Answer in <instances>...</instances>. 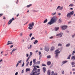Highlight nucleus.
Wrapping results in <instances>:
<instances>
[{
	"label": "nucleus",
	"instance_id": "obj_1",
	"mask_svg": "<svg viewBox=\"0 0 75 75\" xmlns=\"http://www.w3.org/2000/svg\"><path fill=\"white\" fill-rule=\"evenodd\" d=\"M56 18L54 17H52L50 21L49 22L47 23V25L49 24L50 25H51L52 24L54 23H55L56 21Z\"/></svg>",
	"mask_w": 75,
	"mask_h": 75
},
{
	"label": "nucleus",
	"instance_id": "obj_20",
	"mask_svg": "<svg viewBox=\"0 0 75 75\" xmlns=\"http://www.w3.org/2000/svg\"><path fill=\"white\" fill-rule=\"evenodd\" d=\"M47 21H48V20H47V19H46L43 22V23H46Z\"/></svg>",
	"mask_w": 75,
	"mask_h": 75
},
{
	"label": "nucleus",
	"instance_id": "obj_51",
	"mask_svg": "<svg viewBox=\"0 0 75 75\" xmlns=\"http://www.w3.org/2000/svg\"><path fill=\"white\" fill-rule=\"evenodd\" d=\"M13 45H11V46L10 47L11 48H13Z\"/></svg>",
	"mask_w": 75,
	"mask_h": 75
},
{
	"label": "nucleus",
	"instance_id": "obj_14",
	"mask_svg": "<svg viewBox=\"0 0 75 75\" xmlns=\"http://www.w3.org/2000/svg\"><path fill=\"white\" fill-rule=\"evenodd\" d=\"M58 51H59V50H56L55 51V53H57V54H59L60 53V51L58 52Z\"/></svg>",
	"mask_w": 75,
	"mask_h": 75
},
{
	"label": "nucleus",
	"instance_id": "obj_30",
	"mask_svg": "<svg viewBox=\"0 0 75 75\" xmlns=\"http://www.w3.org/2000/svg\"><path fill=\"white\" fill-rule=\"evenodd\" d=\"M16 50H17V48L16 49H13V50H12V52H14V51H16Z\"/></svg>",
	"mask_w": 75,
	"mask_h": 75
},
{
	"label": "nucleus",
	"instance_id": "obj_4",
	"mask_svg": "<svg viewBox=\"0 0 75 75\" xmlns=\"http://www.w3.org/2000/svg\"><path fill=\"white\" fill-rule=\"evenodd\" d=\"M50 50V47L48 46H45V50L46 51H47V52H48L49 51V50Z\"/></svg>",
	"mask_w": 75,
	"mask_h": 75
},
{
	"label": "nucleus",
	"instance_id": "obj_27",
	"mask_svg": "<svg viewBox=\"0 0 75 75\" xmlns=\"http://www.w3.org/2000/svg\"><path fill=\"white\" fill-rule=\"evenodd\" d=\"M70 44L68 43V44L66 45V47H69V46H70Z\"/></svg>",
	"mask_w": 75,
	"mask_h": 75
},
{
	"label": "nucleus",
	"instance_id": "obj_56",
	"mask_svg": "<svg viewBox=\"0 0 75 75\" xmlns=\"http://www.w3.org/2000/svg\"><path fill=\"white\" fill-rule=\"evenodd\" d=\"M74 37H75V35H74H74H72V38H74Z\"/></svg>",
	"mask_w": 75,
	"mask_h": 75
},
{
	"label": "nucleus",
	"instance_id": "obj_38",
	"mask_svg": "<svg viewBox=\"0 0 75 75\" xmlns=\"http://www.w3.org/2000/svg\"><path fill=\"white\" fill-rule=\"evenodd\" d=\"M30 57H29L26 60V62H28V60H29V59H30Z\"/></svg>",
	"mask_w": 75,
	"mask_h": 75
},
{
	"label": "nucleus",
	"instance_id": "obj_60",
	"mask_svg": "<svg viewBox=\"0 0 75 75\" xmlns=\"http://www.w3.org/2000/svg\"><path fill=\"white\" fill-rule=\"evenodd\" d=\"M28 57V54H26V57Z\"/></svg>",
	"mask_w": 75,
	"mask_h": 75
},
{
	"label": "nucleus",
	"instance_id": "obj_46",
	"mask_svg": "<svg viewBox=\"0 0 75 75\" xmlns=\"http://www.w3.org/2000/svg\"><path fill=\"white\" fill-rule=\"evenodd\" d=\"M18 75V72H16V73L15 74V75Z\"/></svg>",
	"mask_w": 75,
	"mask_h": 75
},
{
	"label": "nucleus",
	"instance_id": "obj_40",
	"mask_svg": "<svg viewBox=\"0 0 75 75\" xmlns=\"http://www.w3.org/2000/svg\"><path fill=\"white\" fill-rule=\"evenodd\" d=\"M74 54H75V51H73V53H72V55H74Z\"/></svg>",
	"mask_w": 75,
	"mask_h": 75
},
{
	"label": "nucleus",
	"instance_id": "obj_29",
	"mask_svg": "<svg viewBox=\"0 0 75 75\" xmlns=\"http://www.w3.org/2000/svg\"><path fill=\"white\" fill-rule=\"evenodd\" d=\"M33 62V61H31V62H30V65L31 66V65H32V63Z\"/></svg>",
	"mask_w": 75,
	"mask_h": 75
},
{
	"label": "nucleus",
	"instance_id": "obj_61",
	"mask_svg": "<svg viewBox=\"0 0 75 75\" xmlns=\"http://www.w3.org/2000/svg\"><path fill=\"white\" fill-rule=\"evenodd\" d=\"M13 51H12V52H10V53L11 54H13Z\"/></svg>",
	"mask_w": 75,
	"mask_h": 75
},
{
	"label": "nucleus",
	"instance_id": "obj_49",
	"mask_svg": "<svg viewBox=\"0 0 75 75\" xmlns=\"http://www.w3.org/2000/svg\"><path fill=\"white\" fill-rule=\"evenodd\" d=\"M24 63L23 62V64L22 65V66L23 67H24Z\"/></svg>",
	"mask_w": 75,
	"mask_h": 75
},
{
	"label": "nucleus",
	"instance_id": "obj_22",
	"mask_svg": "<svg viewBox=\"0 0 75 75\" xmlns=\"http://www.w3.org/2000/svg\"><path fill=\"white\" fill-rule=\"evenodd\" d=\"M32 45H30V47H28V49H30V50H31V49L32 48Z\"/></svg>",
	"mask_w": 75,
	"mask_h": 75
},
{
	"label": "nucleus",
	"instance_id": "obj_62",
	"mask_svg": "<svg viewBox=\"0 0 75 75\" xmlns=\"http://www.w3.org/2000/svg\"><path fill=\"white\" fill-rule=\"evenodd\" d=\"M8 54H4V56H7V55Z\"/></svg>",
	"mask_w": 75,
	"mask_h": 75
},
{
	"label": "nucleus",
	"instance_id": "obj_18",
	"mask_svg": "<svg viewBox=\"0 0 75 75\" xmlns=\"http://www.w3.org/2000/svg\"><path fill=\"white\" fill-rule=\"evenodd\" d=\"M32 55H33V53H32V52H30L29 56V57H30H30H31V56H32Z\"/></svg>",
	"mask_w": 75,
	"mask_h": 75
},
{
	"label": "nucleus",
	"instance_id": "obj_33",
	"mask_svg": "<svg viewBox=\"0 0 75 75\" xmlns=\"http://www.w3.org/2000/svg\"><path fill=\"white\" fill-rule=\"evenodd\" d=\"M56 14H57V13L55 12L54 13H52V16H54V15H55Z\"/></svg>",
	"mask_w": 75,
	"mask_h": 75
},
{
	"label": "nucleus",
	"instance_id": "obj_45",
	"mask_svg": "<svg viewBox=\"0 0 75 75\" xmlns=\"http://www.w3.org/2000/svg\"><path fill=\"white\" fill-rule=\"evenodd\" d=\"M33 39H35V38H34V37L32 38L31 39V40H33Z\"/></svg>",
	"mask_w": 75,
	"mask_h": 75
},
{
	"label": "nucleus",
	"instance_id": "obj_7",
	"mask_svg": "<svg viewBox=\"0 0 75 75\" xmlns=\"http://www.w3.org/2000/svg\"><path fill=\"white\" fill-rule=\"evenodd\" d=\"M61 28L62 29V30H65V29H66V28H67V26L64 25L63 26H62Z\"/></svg>",
	"mask_w": 75,
	"mask_h": 75
},
{
	"label": "nucleus",
	"instance_id": "obj_37",
	"mask_svg": "<svg viewBox=\"0 0 75 75\" xmlns=\"http://www.w3.org/2000/svg\"><path fill=\"white\" fill-rule=\"evenodd\" d=\"M37 64H40V61H38L37 62Z\"/></svg>",
	"mask_w": 75,
	"mask_h": 75
},
{
	"label": "nucleus",
	"instance_id": "obj_23",
	"mask_svg": "<svg viewBox=\"0 0 75 75\" xmlns=\"http://www.w3.org/2000/svg\"><path fill=\"white\" fill-rule=\"evenodd\" d=\"M67 62H68L67 61H63L62 63L63 64H65V63H67Z\"/></svg>",
	"mask_w": 75,
	"mask_h": 75
},
{
	"label": "nucleus",
	"instance_id": "obj_5",
	"mask_svg": "<svg viewBox=\"0 0 75 75\" xmlns=\"http://www.w3.org/2000/svg\"><path fill=\"white\" fill-rule=\"evenodd\" d=\"M14 20V18H13L12 19H11L8 22V25H10V24H11V23H12V21H13V20Z\"/></svg>",
	"mask_w": 75,
	"mask_h": 75
},
{
	"label": "nucleus",
	"instance_id": "obj_34",
	"mask_svg": "<svg viewBox=\"0 0 75 75\" xmlns=\"http://www.w3.org/2000/svg\"><path fill=\"white\" fill-rule=\"evenodd\" d=\"M42 67H45L46 66V65H45V64H42Z\"/></svg>",
	"mask_w": 75,
	"mask_h": 75
},
{
	"label": "nucleus",
	"instance_id": "obj_55",
	"mask_svg": "<svg viewBox=\"0 0 75 75\" xmlns=\"http://www.w3.org/2000/svg\"><path fill=\"white\" fill-rule=\"evenodd\" d=\"M73 71H75V69H72Z\"/></svg>",
	"mask_w": 75,
	"mask_h": 75
},
{
	"label": "nucleus",
	"instance_id": "obj_16",
	"mask_svg": "<svg viewBox=\"0 0 75 75\" xmlns=\"http://www.w3.org/2000/svg\"><path fill=\"white\" fill-rule=\"evenodd\" d=\"M33 63H34V64H35V63H36V59H34L33 60Z\"/></svg>",
	"mask_w": 75,
	"mask_h": 75
},
{
	"label": "nucleus",
	"instance_id": "obj_8",
	"mask_svg": "<svg viewBox=\"0 0 75 75\" xmlns=\"http://www.w3.org/2000/svg\"><path fill=\"white\" fill-rule=\"evenodd\" d=\"M63 8H64V7H63V6L61 7V6H58L57 10V9H58V8H59L60 10H62V9H63Z\"/></svg>",
	"mask_w": 75,
	"mask_h": 75
},
{
	"label": "nucleus",
	"instance_id": "obj_17",
	"mask_svg": "<svg viewBox=\"0 0 75 75\" xmlns=\"http://www.w3.org/2000/svg\"><path fill=\"white\" fill-rule=\"evenodd\" d=\"M51 62L50 61H48L47 63V64L48 65H51Z\"/></svg>",
	"mask_w": 75,
	"mask_h": 75
},
{
	"label": "nucleus",
	"instance_id": "obj_25",
	"mask_svg": "<svg viewBox=\"0 0 75 75\" xmlns=\"http://www.w3.org/2000/svg\"><path fill=\"white\" fill-rule=\"evenodd\" d=\"M58 30H59V28H55V31H58Z\"/></svg>",
	"mask_w": 75,
	"mask_h": 75
},
{
	"label": "nucleus",
	"instance_id": "obj_54",
	"mask_svg": "<svg viewBox=\"0 0 75 75\" xmlns=\"http://www.w3.org/2000/svg\"><path fill=\"white\" fill-rule=\"evenodd\" d=\"M37 68H40V67H39V66H36Z\"/></svg>",
	"mask_w": 75,
	"mask_h": 75
},
{
	"label": "nucleus",
	"instance_id": "obj_24",
	"mask_svg": "<svg viewBox=\"0 0 75 75\" xmlns=\"http://www.w3.org/2000/svg\"><path fill=\"white\" fill-rule=\"evenodd\" d=\"M29 71H30V69H26V72Z\"/></svg>",
	"mask_w": 75,
	"mask_h": 75
},
{
	"label": "nucleus",
	"instance_id": "obj_35",
	"mask_svg": "<svg viewBox=\"0 0 75 75\" xmlns=\"http://www.w3.org/2000/svg\"><path fill=\"white\" fill-rule=\"evenodd\" d=\"M69 6L70 7H72V6H74V4H70L69 5Z\"/></svg>",
	"mask_w": 75,
	"mask_h": 75
},
{
	"label": "nucleus",
	"instance_id": "obj_39",
	"mask_svg": "<svg viewBox=\"0 0 75 75\" xmlns=\"http://www.w3.org/2000/svg\"><path fill=\"white\" fill-rule=\"evenodd\" d=\"M21 61H22L21 60H20V61H18V62L19 63H21Z\"/></svg>",
	"mask_w": 75,
	"mask_h": 75
},
{
	"label": "nucleus",
	"instance_id": "obj_63",
	"mask_svg": "<svg viewBox=\"0 0 75 75\" xmlns=\"http://www.w3.org/2000/svg\"><path fill=\"white\" fill-rule=\"evenodd\" d=\"M61 13H59L58 14V15H59V16H61Z\"/></svg>",
	"mask_w": 75,
	"mask_h": 75
},
{
	"label": "nucleus",
	"instance_id": "obj_13",
	"mask_svg": "<svg viewBox=\"0 0 75 75\" xmlns=\"http://www.w3.org/2000/svg\"><path fill=\"white\" fill-rule=\"evenodd\" d=\"M54 49H55V48H54V47H52L51 48V51H54Z\"/></svg>",
	"mask_w": 75,
	"mask_h": 75
},
{
	"label": "nucleus",
	"instance_id": "obj_26",
	"mask_svg": "<svg viewBox=\"0 0 75 75\" xmlns=\"http://www.w3.org/2000/svg\"><path fill=\"white\" fill-rule=\"evenodd\" d=\"M71 55L70 54L69 55L68 57L67 58V59H70V58H71Z\"/></svg>",
	"mask_w": 75,
	"mask_h": 75
},
{
	"label": "nucleus",
	"instance_id": "obj_21",
	"mask_svg": "<svg viewBox=\"0 0 75 75\" xmlns=\"http://www.w3.org/2000/svg\"><path fill=\"white\" fill-rule=\"evenodd\" d=\"M38 42V41H37V40H35V41L34 42H33V44H35V43H37Z\"/></svg>",
	"mask_w": 75,
	"mask_h": 75
},
{
	"label": "nucleus",
	"instance_id": "obj_36",
	"mask_svg": "<svg viewBox=\"0 0 75 75\" xmlns=\"http://www.w3.org/2000/svg\"><path fill=\"white\" fill-rule=\"evenodd\" d=\"M29 64V62H28L27 63H26V67H28V64Z\"/></svg>",
	"mask_w": 75,
	"mask_h": 75
},
{
	"label": "nucleus",
	"instance_id": "obj_43",
	"mask_svg": "<svg viewBox=\"0 0 75 75\" xmlns=\"http://www.w3.org/2000/svg\"><path fill=\"white\" fill-rule=\"evenodd\" d=\"M33 35V33H30V35H29V36L30 37H31V35Z\"/></svg>",
	"mask_w": 75,
	"mask_h": 75
},
{
	"label": "nucleus",
	"instance_id": "obj_42",
	"mask_svg": "<svg viewBox=\"0 0 75 75\" xmlns=\"http://www.w3.org/2000/svg\"><path fill=\"white\" fill-rule=\"evenodd\" d=\"M71 64L72 65H74L75 64V63H74V62H72L71 63Z\"/></svg>",
	"mask_w": 75,
	"mask_h": 75
},
{
	"label": "nucleus",
	"instance_id": "obj_11",
	"mask_svg": "<svg viewBox=\"0 0 75 75\" xmlns=\"http://www.w3.org/2000/svg\"><path fill=\"white\" fill-rule=\"evenodd\" d=\"M43 71L44 73L45 72V71H46V68L45 67H44L43 68Z\"/></svg>",
	"mask_w": 75,
	"mask_h": 75
},
{
	"label": "nucleus",
	"instance_id": "obj_41",
	"mask_svg": "<svg viewBox=\"0 0 75 75\" xmlns=\"http://www.w3.org/2000/svg\"><path fill=\"white\" fill-rule=\"evenodd\" d=\"M62 44L59 43L58 45V46H60V47H61V46H62Z\"/></svg>",
	"mask_w": 75,
	"mask_h": 75
},
{
	"label": "nucleus",
	"instance_id": "obj_12",
	"mask_svg": "<svg viewBox=\"0 0 75 75\" xmlns=\"http://www.w3.org/2000/svg\"><path fill=\"white\" fill-rule=\"evenodd\" d=\"M51 75V71L50 70H48L47 71V75Z\"/></svg>",
	"mask_w": 75,
	"mask_h": 75
},
{
	"label": "nucleus",
	"instance_id": "obj_48",
	"mask_svg": "<svg viewBox=\"0 0 75 75\" xmlns=\"http://www.w3.org/2000/svg\"><path fill=\"white\" fill-rule=\"evenodd\" d=\"M19 63L18 62L17 63V64L16 67H18V65Z\"/></svg>",
	"mask_w": 75,
	"mask_h": 75
},
{
	"label": "nucleus",
	"instance_id": "obj_58",
	"mask_svg": "<svg viewBox=\"0 0 75 75\" xmlns=\"http://www.w3.org/2000/svg\"><path fill=\"white\" fill-rule=\"evenodd\" d=\"M38 72H40V69H38Z\"/></svg>",
	"mask_w": 75,
	"mask_h": 75
},
{
	"label": "nucleus",
	"instance_id": "obj_31",
	"mask_svg": "<svg viewBox=\"0 0 75 75\" xmlns=\"http://www.w3.org/2000/svg\"><path fill=\"white\" fill-rule=\"evenodd\" d=\"M58 53H55V54H56V57H58Z\"/></svg>",
	"mask_w": 75,
	"mask_h": 75
},
{
	"label": "nucleus",
	"instance_id": "obj_64",
	"mask_svg": "<svg viewBox=\"0 0 75 75\" xmlns=\"http://www.w3.org/2000/svg\"><path fill=\"white\" fill-rule=\"evenodd\" d=\"M53 38V37H52H52H50V38L51 39L52 38Z\"/></svg>",
	"mask_w": 75,
	"mask_h": 75
},
{
	"label": "nucleus",
	"instance_id": "obj_53",
	"mask_svg": "<svg viewBox=\"0 0 75 75\" xmlns=\"http://www.w3.org/2000/svg\"><path fill=\"white\" fill-rule=\"evenodd\" d=\"M62 74H64V71H63L62 72Z\"/></svg>",
	"mask_w": 75,
	"mask_h": 75
},
{
	"label": "nucleus",
	"instance_id": "obj_3",
	"mask_svg": "<svg viewBox=\"0 0 75 75\" xmlns=\"http://www.w3.org/2000/svg\"><path fill=\"white\" fill-rule=\"evenodd\" d=\"M34 25V23L32 22L31 23H30L28 25V29H29V30L32 29V28H33Z\"/></svg>",
	"mask_w": 75,
	"mask_h": 75
},
{
	"label": "nucleus",
	"instance_id": "obj_50",
	"mask_svg": "<svg viewBox=\"0 0 75 75\" xmlns=\"http://www.w3.org/2000/svg\"><path fill=\"white\" fill-rule=\"evenodd\" d=\"M3 15L2 14H0V17H1V16H3Z\"/></svg>",
	"mask_w": 75,
	"mask_h": 75
},
{
	"label": "nucleus",
	"instance_id": "obj_47",
	"mask_svg": "<svg viewBox=\"0 0 75 75\" xmlns=\"http://www.w3.org/2000/svg\"><path fill=\"white\" fill-rule=\"evenodd\" d=\"M41 52H39V55H41Z\"/></svg>",
	"mask_w": 75,
	"mask_h": 75
},
{
	"label": "nucleus",
	"instance_id": "obj_19",
	"mask_svg": "<svg viewBox=\"0 0 75 75\" xmlns=\"http://www.w3.org/2000/svg\"><path fill=\"white\" fill-rule=\"evenodd\" d=\"M10 42L9 41H8V43L7 44V45H9V44H13V42Z\"/></svg>",
	"mask_w": 75,
	"mask_h": 75
},
{
	"label": "nucleus",
	"instance_id": "obj_28",
	"mask_svg": "<svg viewBox=\"0 0 75 75\" xmlns=\"http://www.w3.org/2000/svg\"><path fill=\"white\" fill-rule=\"evenodd\" d=\"M32 6V4H30L29 5H27V7H28V8L30 7V6Z\"/></svg>",
	"mask_w": 75,
	"mask_h": 75
},
{
	"label": "nucleus",
	"instance_id": "obj_10",
	"mask_svg": "<svg viewBox=\"0 0 75 75\" xmlns=\"http://www.w3.org/2000/svg\"><path fill=\"white\" fill-rule=\"evenodd\" d=\"M52 73L51 75H57V73H54L53 71H52Z\"/></svg>",
	"mask_w": 75,
	"mask_h": 75
},
{
	"label": "nucleus",
	"instance_id": "obj_6",
	"mask_svg": "<svg viewBox=\"0 0 75 75\" xmlns=\"http://www.w3.org/2000/svg\"><path fill=\"white\" fill-rule=\"evenodd\" d=\"M62 34H63L62 33H60L59 34H57L56 36H57L58 37H61L62 36Z\"/></svg>",
	"mask_w": 75,
	"mask_h": 75
},
{
	"label": "nucleus",
	"instance_id": "obj_2",
	"mask_svg": "<svg viewBox=\"0 0 75 75\" xmlns=\"http://www.w3.org/2000/svg\"><path fill=\"white\" fill-rule=\"evenodd\" d=\"M74 11H72L68 13L67 15V17L68 18H71V17L72 15H74Z\"/></svg>",
	"mask_w": 75,
	"mask_h": 75
},
{
	"label": "nucleus",
	"instance_id": "obj_9",
	"mask_svg": "<svg viewBox=\"0 0 75 75\" xmlns=\"http://www.w3.org/2000/svg\"><path fill=\"white\" fill-rule=\"evenodd\" d=\"M34 68L33 70V72H34V71H37V68H35V66H33Z\"/></svg>",
	"mask_w": 75,
	"mask_h": 75
},
{
	"label": "nucleus",
	"instance_id": "obj_52",
	"mask_svg": "<svg viewBox=\"0 0 75 75\" xmlns=\"http://www.w3.org/2000/svg\"><path fill=\"white\" fill-rule=\"evenodd\" d=\"M24 70H22V71L21 73H24Z\"/></svg>",
	"mask_w": 75,
	"mask_h": 75
},
{
	"label": "nucleus",
	"instance_id": "obj_59",
	"mask_svg": "<svg viewBox=\"0 0 75 75\" xmlns=\"http://www.w3.org/2000/svg\"><path fill=\"white\" fill-rule=\"evenodd\" d=\"M1 61H3V60H2V59H1L0 60V62H1Z\"/></svg>",
	"mask_w": 75,
	"mask_h": 75
},
{
	"label": "nucleus",
	"instance_id": "obj_57",
	"mask_svg": "<svg viewBox=\"0 0 75 75\" xmlns=\"http://www.w3.org/2000/svg\"><path fill=\"white\" fill-rule=\"evenodd\" d=\"M20 35L21 36H22L23 35V34H22V33H21L20 34Z\"/></svg>",
	"mask_w": 75,
	"mask_h": 75
},
{
	"label": "nucleus",
	"instance_id": "obj_15",
	"mask_svg": "<svg viewBox=\"0 0 75 75\" xmlns=\"http://www.w3.org/2000/svg\"><path fill=\"white\" fill-rule=\"evenodd\" d=\"M71 60H75V56H73L71 58Z\"/></svg>",
	"mask_w": 75,
	"mask_h": 75
},
{
	"label": "nucleus",
	"instance_id": "obj_44",
	"mask_svg": "<svg viewBox=\"0 0 75 75\" xmlns=\"http://www.w3.org/2000/svg\"><path fill=\"white\" fill-rule=\"evenodd\" d=\"M51 57V56H47V58H50Z\"/></svg>",
	"mask_w": 75,
	"mask_h": 75
},
{
	"label": "nucleus",
	"instance_id": "obj_32",
	"mask_svg": "<svg viewBox=\"0 0 75 75\" xmlns=\"http://www.w3.org/2000/svg\"><path fill=\"white\" fill-rule=\"evenodd\" d=\"M59 23H61L62 21L61 20V19H60L59 20Z\"/></svg>",
	"mask_w": 75,
	"mask_h": 75
}]
</instances>
